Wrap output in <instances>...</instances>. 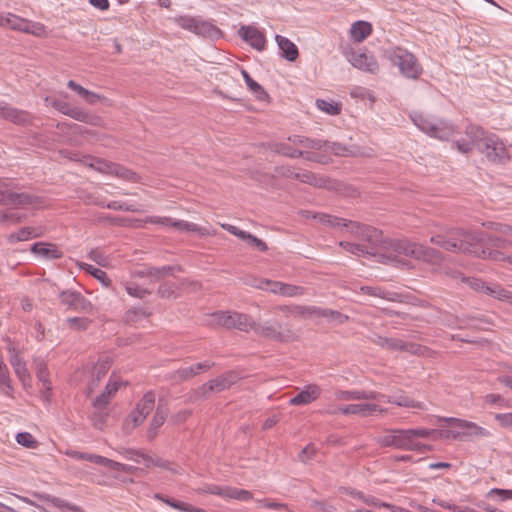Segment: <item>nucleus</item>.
Masks as SVG:
<instances>
[{"label":"nucleus","mask_w":512,"mask_h":512,"mask_svg":"<svg viewBox=\"0 0 512 512\" xmlns=\"http://www.w3.org/2000/svg\"><path fill=\"white\" fill-rule=\"evenodd\" d=\"M350 234L357 240L363 241L368 245L370 251H377L375 257L385 264H394L396 266L404 265L403 258L410 257L430 264H440L443 260L441 252L434 248L411 242L406 239H395L386 241L383 239L382 231L377 228L353 222L350 224Z\"/></svg>","instance_id":"nucleus-1"},{"label":"nucleus","mask_w":512,"mask_h":512,"mask_svg":"<svg viewBox=\"0 0 512 512\" xmlns=\"http://www.w3.org/2000/svg\"><path fill=\"white\" fill-rule=\"evenodd\" d=\"M430 242L440 248L454 253L485 258V245L494 249H509L512 241L485 232H470L460 228L441 231L430 238Z\"/></svg>","instance_id":"nucleus-2"},{"label":"nucleus","mask_w":512,"mask_h":512,"mask_svg":"<svg viewBox=\"0 0 512 512\" xmlns=\"http://www.w3.org/2000/svg\"><path fill=\"white\" fill-rule=\"evenodd\" d=\"M467 137L473 139L476 148L493 163L504 164L510 159L504 142L495 134L485 132L480 126L469 125L465 129Z\"/></svg>","instance_id":"nucleus-3"},{"label":"nucleus","mask_w":512,"mask_h":512,"mask_svg":"<svg viewBox=\"0 0 512 512\" xmlns=\"http://www.w3.org/2000/svg\"><path fill=\"white\" fill-rule=\"evenodd\" d=\"M410 118L418 129L439 140H449L458 133L453 124L422 112H413Z\"/></svg>","instance_id":"nucleus-4"},{"label":"nucleus","mask_w":512,"mask_h":512,"mask_svg":"<svg viewBox=\"0 0 512 512\" xmlns=\"http://www.w3.org/2000/svg\"><path fill=\"white\" fill-rule=\"evenodd\" d=\"M391 63L399 68L402 76L407 79L417 80L423 73L422 65L416 56L406 49L396 47L388 54Z\"/></svg>","instance_id":"nucleus-5"},{"label":"nucleus","mask_w":512,"mask_h":512,"mask_svg":"<svg viewBox=\"0 0 512 512\" xmlns=\"http://www.w3.org/2000/svg\"><path fill=\"white\" fill-rule=\"evenodd\" d=\"M212 317L218 325L227 329L235 328L242 332L254 331L255 329L256 321L244 313L218 311L213 313Z\"/></svg>","instance_id":"nucleus-6"},{"label":"nucleus","mask_w":512,"mask_h":512,"mask_svg":"<svg viewBox=\"0 0 512 512\" xmlns=\"http://www.w3.org/2000/svg\"><path fill=\"white\" fill-rule=\"evenodd\" d=\"M237 381V375L234 372H228L209 380L197 389L190 396V399L200 400L208 398L212 393H218L230 388Z\"/></svg>","instance_id":"nucleus-7"},{"label":"nucleus","mask_w":512,"mask_h":512,"mask_svg":"<svg viewBox=\"0 0 512 512\" xmlns=\"http://www.w3.org/2000/svg\"><path fill=\"white\" fill-rule=\"evenodd\" d=\"M175 22L181 28L204 37L217 38L221 34V31L217 26L196 17L179 16L175 18Z\"/></svg>","instance_id":"nucleus-8"},{"label":"nucleus","mask_w":512,"mask_h":512,"mask_svg":"<svg viewBox=\"0 0 512 512\" xmlns=\"http://www.w3.org/2000/svg\"><path fill=\"white\" fill-rule=\"evenodd\" d=\"M376 443L380 447H393L399 450L412 451L406 429H387L385 434L376 437Z\"/></svg>","instance_id":"nucleus-9"},{"label":"nucleus","mask_w":512,"mask_h":512,"mask_svg":"<svg viewBox=\"0 0 512 512\" xmlns=\"http://www.w3.org/2000/svg\"><path fill=\"white\" fill-rule=\"evenodd\" d=\"M343 54L354 68L371 74L378 73L379 65L373 55L352 48L346 49Z\"/></svg>","instance_id":"nucleus-10"},{"label":"nucleus","mask_w":512,"mask_h":512,"mask_svg":"<svg viewBox=\"0 0 512 512\" xmlns=\"http://www.w3.org/2000/svg\"><path fill=\"white\" fill-rule=\"evenodd\" d=\"M386 409L374 403H360V404H349L345 406L330 407L326 410V413L330 415H358L361 417L370 416L376 412L383 413Z\"/></svg>","instance_id":"nucleus-11"},{"label":"nucleus","mask_w":512,"mask_h":512,"mask_svg":"<svg viewBox=\"0 0 512 512\" xmlns=\"http://www.w3.org/2000/svg\"><path fill=\"white\" fill-rule=\"evenodd\" d=\"M254 332L261 337L276 341V342H287L293 338L291 330H282L280 323H258L255 324Z\"/></svg>","instance_id":"nucleus-12"},{"label":"nucleus","mask_w":512,"mask_h":512,"mask_svg":"<svg viewBox=\"0 0 512 512\" xmlns=\"http://www.w3.org/2000/svg\"><path fill=\"white\" fill-rule=\"evenodd\" d=\"M60 302L69 310L91 313L93 305L80 292L65 290L59 294Z\"/></svg>","instance_id":"nucleus-13"},{"label":"nucleus","mask_w":512,"mask_h":512,"mask_svg":"<svg viewBox=\"0 0 512 512\" xmlns=\"http://www.w3.org/2000/svg\"><path fill=\"white\" fill-rule=\"evenodd\" d=\"M371 340L376 345L391 351H405L411 354H417L420 351V345L405 342L399 338H388L375 334Z\"/></svg>","instance_id":"nucleus-14"},{"label":"nucleus","mask_w":512,"mask_h":512,"mask_svg":"<svg viewBox=\"0 0 512 512\" xmlns=\"http://www.w3.org/2000/svg\"><path fill=\"white\" fill-rule=\"evenodd\" d=\"M462 429L465 431L457 432V431H445V437H452L454 439H470V438H486L490 436V432L474 422L464 420L462 422Z\"/></svg>","instance_id":"nucleus-15"},{"label":"nucleus","mask_w":512,"mask_h":512,"mask_svg":"<svg viewBox=\"0 0 512 512\" xmlns=\"http://www.w3.org/2000/svg\"><path fill=\"white\" fill-rule=\"evenodd\" d=\"M214 365L215 363L209 360L199 362L189 367L180 368L174 371L171 375V378L177 382L186 381L192 377L199 375L202 372L208 371Z\"/></svg>","instance_id":"nucleus-16"},{"label":"nucleus","mask_w":512,"mask_h":512,"mask_svg":"<svg viewBox=\"0 0 512 512\" xmlns=\"http://www.w3.org/2000/svg\"><path fill=\"white\" fill-rule=\"evenodd\" d=\"M239 36L251 47L258 51H263L266 47V38L264 33L253 26H242L238 31Z\"/></svg>","instance_id":"nucleus-17"},{"label":"nucleus","mask_w":512,"mask_h":512,"mask_svg":"<svg viewBox=\"0 0 512 512\" xmlns=\"http://www.w3.org/2000/svg\"><path fill=\"white\" fill-rule=\"evenodd\" d=\"M110 369V363L107 360L98 361L90 371V377L86 385V395L89 397L100 385L102 379Z\"/></svg>","instance_id":"nucleus-18"},{"label":"nucleus","mask_w":512,"mask_h":512,"mask_svg":"<svg viewBox=\"0 0 512 512\" xmlns=\"http://www.w3.org/2000/svg\"><path fill=\"white\" fill-rule=\"evenodd\" d=\"M121 383L110 377L107 384L104 387V390L96 396L92 401V406L96 410H106L109 405L112 397L116 394L120 387Z\"/></svg>","instance_id":"nucleus-19"},{"label":"nucleus","mask_w":512,"mask_h":512,"mask_svg":"<svg viewBox=\"0 0 512 512\" xmlns=\"http://www.w3.org/2000/svg\"><path fill=\"white\" fill-rule=\"evenodd\" d=\"M0 118L16 125H27L31 122V116L27 111L12 107L6 102L2 104Z\"/></svg>","instance_id":"nucleus-20"},{"label":"nucleus","mask_w":512,"mask_h":512,"mask_svg":"<svg viewBox=\"0 0 512 512\" xmlns=\"http://www.w3.org/2000/svg\"><path fill=\"white\" fill-rule=\"evenodd\" d=\"M408 433V437L410 439V445L412 451L424 453L430 450V446L427 444H423L419 442L418 438H430L438 433L435 429H426V428H415V429H406Z\"/></svg>","instance_id":"nucleus-21"},{"label":"nucleus","mask_w":512,"mask_h":512,"mask_svg":"<svg viewBox=\"0 0 512 512\" xmlns=\"http://www.w3.org/2000/svg\"><path fill=\"white\" fill-rule=\"evenodd\" d=\"M321 395V388L316 384L306 385L296 396L289 400L291 406H304L316 401Z\"/></svg>","instance_id":"nucleus-22"},{"label":"nucleus","mask_w":512,"mask_h":512,"mask_svg":"<svg viewBox=\"0 0 512 512\" xmlns=\"http://www.w3.org/2000/svg\"><path fill=\"white\" fill-rule=\"evenodd\" d=\"M30 251L45 260L60 259L63 256L61 249L54 243L36 242L31 246Z\"/></svg>","instance_id":"nucleus-23"},{"label":"nucleus","mask_w":512,"mask_h":512,"mask_svg":"<svg viewBox=\"0 0 512 512\" xmlns=\"http://www.w3.org/2000/svg\"><path fill=\"white\" fill-rule=\"evenodd\" d=\"M88 461L91 463L107 467L117 472L132 473L135 470V467L131 465L123 464L112 459L106 458L104 456L92 453H89Z\"/></svg>","instance_id":"nucleus-24"},{"label":"nucleus","mask_w":512,"mask_h":512,"mask_svg":"<svg viewBox=\"0 0 512 512\" xmlns=\"http://www.w3.org/2000/svg\"><path fill=\"white\" fill-rule=\"evenodd\" d=\"M334 397L339 401H350V400H368L377 399L379 395L376 391H364V390H336Z\"/></svg>","instance_id":"nucleus-25"},{"label":"nucleus","mask_w":512,"mask_h":512,"mask_svg":"<svg viewBox=\"0 0 512 512\" xmlns=\"http://www.w3.org/2000/svg\"><path fill=\"white\" fill-rule=\"evenodd\" d=\"M10 358L9 362L14 369L16 376L19 378L21 382H25L27 378H29V372L26 368L25 361L19 356L18 351L14 347H10L9 349Z\"/></svg>","instance_id":"nucleus-26"},{"label":"nucleus","mask_w":512,"mask_h":512,"mask_svg":"<svg viewBox=\"0 0 512 512\" xmlns=\"http://www.w3.org/2000/svg\"><path fill=\"white\" fill-rule=\"evenodd\" d=\"M313 308L314 306L307 305H281L278 306L277 309L281 311L285 317H303V318H311L313 317Z\"/></svg>","instance_id":"nucleus-27"},{"label":"nucleus","mask_w":512,"mask_h":512,"mask_svg":"<svg viewBox=\"0 0 512 512\" xmlns=\"http://www.w3.org/2000/svg\"><path fill=\"white\" fill-rule=\"evenodd\" d=\"M275 40L279 49L282 51V57L290 62H293L298 58V48L290 39L281 35H276Z\"/></svg>","instance_id":"nucleus-28"},{"label":"nucleus","mask_w":512,"mask_h":512,"mask_svg":"<svg viewBox=\"0 0 512 512\" xmlns=\"http://www.w3.org/2000/svg\"><path fill=\"white\" fill-rule=\"evenodd\" d=\"M360 291L366 295L379 297L391 302H401L402 296L399 293L386 291L378 286H361Z\"/></svg>","instance_id":"nucleus-29"},{"label":"nucleus","mask_w":512,"mask_h":512,"mask_svg":"<svg viewBox=\"0 0 512 512\" xmlns=\"http://www.w3.org/2000/svg\"><path fill=\"white\" fill-rule=\"evenodd\" d=\"M312 311L313 317L326 318L328 321L334 322L336 324H344L349 320L348 315L342 314L337 310L314 306Z\"/></svg>","instance_id":"nucleus-30"},{"label":"nucleus","mask_w":512,"mask_h":512,"mask_svg":"<svg viewBox=\"0 0 512 512\" xmlns=\"http://www.w3.org/2000/svg\"><path fill=\"white\" fill-rule=\"evenodd\" d=\"M294 179L319 188H327L329 179L310 171H300L294 175Z\"/></svg>","instance_id":"nucleus-31"},{"label":"nucleus","mask_w":512,"mask_h":512,"mask_svg":"<svg viewBox=\"0 0 512 512\" xmlns=\"http://www.w3.org/2000/svg\"><path fill=\"white\" fill-rule=\"evenodd\" d=\"M351 37L355 42H362L372 33V25L366 21H356L350 29Z\"/></svg>","instance_id":"nucleus-32"},{"label":"nucleus","mask_w":512,"mask_h":512,"mask_svg":"<svg viewBox=\"0 0 512 512\" xmlns=\"http://www.w3.org/2000/svg\"><path fill=\"white\" fill-rule=\"evenodd\" d=\"M39 197L30 195L27 193H16L9 191L8 204H12L15 207H26L39 203Z\"/></svg>","instance_id":"nucleus-33"},{"label":"nucleus","mask_w":512,"mask_h":512,"mask_svg":"<svg viewBox=\"0 0 512 512\" xmlns=\"http://www.w3.org/2000/svg\"><path fill=\"white\" fill-rule=\"evenodd\" d=\"M288 140L295 145H299L304 148L312 150H322L323 148H326V146L328 145L324 140L311 139L300 135L290 136Z\"/></svg>","instance_id":"nucleus-34"},{"label":"nucleus","mask_w":512,"mask_h":512,"mask_svg":"<svg viewBox=\"0 0 512 512\" xmlns=\"http://www.w3.org/2000/svg\"><path fill=\"white\" fill-rule=\"evenodd\" d=\"M241 74L248 89L255 95L256 99L265 101L269 98V95L264 90V88L259 83H257L246 70L242 69Z\"/></svg>","instance_id":"nucleus-35"},{"label":"nucleus","mask_w":512,"mask_h":512,"mask_svg":"<svg viewBox=\"0 0 512 512\" xmlns=\"http://www.w3.org/2000/svg\"><path fill=\"white\" fill-rule=\"evenodd\" d=\"M35 496L40 501L49 503V504L53 505L54 507H57V508H60V509H68V510L76 511V512H80L81 511L80 507H78L76 505H73V504H70V503L66 502L65 500H63L61 498L54 497V496L49 495V494L35 493Z\"/></svg>","instance_id":"nucleus-36"},{"label":"nucleus","mask_w":512,"mask_h":512,"mask_svg":"<svg viewBox=\"0 0 512 512\" xmlns=\"http://www.w3.org/2000/svg\"><path fill=\"white\" fill-rule=\"evenodd\" d=\"M33 364L36 369V376L40 382H42L43 387L47 390H50V379H49V371L47 368V364L45 360L41 357H36L33 360Z\"/></svg>","instance_id":"nucleus-37"},{"label":"nucleus","mask_w":512,"mask_h":512,"mask_svg":"<svg viewBox=\"0 0 512 512\" xmlns=\"http://www.w3.org/2000/svg\"><path fill=\"white\" fill-rule=\"evenodd\" d=\"M22 23H24V18L15 15L13 13H0V26L6 27L14 31L21 30Z\"/></svg>","instance_id":"nucleus-38"},{"label":"nucleus","mask_w":512,"mask_h":512,"mask_svg":"<svg viewBox=\"0 0 512 512\" xmlns=\"http://www.w3.org/2000/svg\"><path fill=\"white\" fill-rule=\"evenodd\" d=\"M111 175L133 183H136L140 180V177L136 172L118 163H114V165L112 166Z\"/></svg>","instance_id":"nucleus-39"},{"label":"nucleus","mask_w":512,"mask_h":512,"mask_svg":"<svg viewBox=\"0 0 512 512\" xmlns=\"http://www.w3.org/2000/svg\"><path fill=\"white\" fill-rule=\"evenodd\" d=\"M41 234L37 232L35 228L32 227H23L19 229L16 233H12L7 237L9 243H15L18 241H26L30 238L39 237Z\"/></svg>","instance_id":"nucleus-40"},{"label":"nucleus","mask_w":512,"mask_h":512,"mask_svg":"<svg viewBox=\"0 0 512 512\" xmlns=\"http://www.w3.org/2000/svg\"><path fill=\"white\" fill-rule=\"evenodd\" d=\"M339 246L342 247L347 252L354 254V255H358V256H360V255L376 256L378 253L377 251H370L368 249V247H366L365 245L352 243V242H348V241H340Z\"/></svg>","instance_id":"nucleus-41"},{"label":"nucleus","mask_w":512,"mask_h":512,"mask_svg":"<svg viewBox=\"0 0 512 512\" xmlns=\"http://www.w3.org/2000/svg\"><path fill=\"white\" fill-rule=\"evenodd\" d=\"M155 406V393L153 391H148L144 394L142 399L137 403L136 409L141 412V414L147 418L150 412L154 409Z\"/></svg>","instance_id":"nucleus-42"},{"label":"nucleus","mask_w":512,"mask_h":512,"mask_svg":"<svg viewBox=\"0 0 512 512\" xmlns=\"http://www.w3.org/2000/svg\"><path fill=\"white\" fill-rule=\"evenodd\" d=\"M169 226H171L179 231L196 232L200 235H208L209 234L205 228L200 227L195 223L188 222L185 220H173L172 219V223H169Z\"/></svg>","instance_id":"nucleus-43"},{"label":"nucleus","mask_w":512,"mask_h":512,"mask_svg":"<svg viewBox=\"0 0 512 512\" xmlns=\"http://www.w3.org/2000/svg\"><path fill=\"white\" fill-rule=\"evenodd\" d=\"M20 32L42 37L46 35V27L40 22H34L24 18Z\"/></svg>","instance_id":"nucleus-44"},{"label":"nucleus","mask_w":512,"mask_h":512,"mask_svg":"<svg viewBox=\"0 0 512 512\" xmlns=\"http://www.w3.org/2000/svg\"><path fill=\"white\" fill-rule=\"evenodd\" d=\"M69 117H71L74 120L91 125H96L99 121V118L97 116L90 114L89 112L79 107H72Z\"/></svg>","instance_id":"nucleus-45"},{"label":"nucleus","mask_w":512,"mask_h":512,"mask_svg":"<svg viewBox=\"0 0 512 512\" xmlns=\"http://www.w3.org/2000/svg\"><path fill=\"white\" fill-rule=\"evenodd\" d=\"M316 106L318 109L331 116L340 114L342 110V105L340 103L324 99H317Z\"/></svg>","instance_id":"nucleus-46"},{"label":"nucleus","mask_w":512,"mask_h":512,"mask_svg":"<svg viewBox=\"0 0 512 512\" xmlns=\"http://www.w3.org/2000/svg\"><path fill=\"white\" fill-rule=\"evenodd\" d=\"M168 414L169 408L167 407V405L161 402L158 403L150 425L156 428H160L166 421Z\"/></svg>","instance_id":"nucleus-47"},{"label":"nucleus","mask_w":512,"mask_h":512,"mask_svg":"<svg viewBox=\"0 0 512 512\" xmlns=\"http://www.w3.org/2000/svg\"><path fill=\"white\" fill-rule=\"evenodd\" d=\"M456 321L458 323L459 328H463L465 326H472L481 329H487V326L491 324L489 321L476 316H467L466 320H460L457 318Z\"/></svg>","instance_id":"nucleus-48"},{"label":"nucleus","mask_w":512,"mask_h":512,"mask_svg":"<svg viewBox=\"0 0 512 512\" xmlns=\"http://www.w3.org/2000/svg\"><path fill=\"white\" fill-rule=\"evenodd\" d=\"M387 403H392L400 407H408V408H422V404L417 402L407 396H398V397H389L387 398Z\"/></svg>","instance_id":"nucleus-49"},{"label":"nucleus","mask_w":512,"mask_h":512,"mask_svg":"<svg viewBox=\"0 0 512 512\" xmlns=\"http://www.w3.org/2000/svg\"><path fill=\"white\" fill-rule=\"evenodd\" d=\"M82 267L93 277L99 280L105 287H109L111 285L110 278L108 277L107 273L102 269L96 268L89 264H84V266Z\"/></svg>","instance_id":"nucleus-50"},{"label":"nucleus","mask_w":512,"mask_h":512,"mask_svg":"<svg viewBox=\"0 0 512 512\" xmlns=\"http://www.w3.org/2000/svg\"><path fill=\"white\" fill-rule=\"evenodd\" d=\"M200 493L218 495L222 498L229 499L230 487H221L215 484H209L199 489Z\"/></svg>","instance_id":"nucleus-51"},{"label":"nucleus","mask_w":512,"mask_h":512,"mask_svg":"<svg viewBox=\"0 0 512 512\" xmlns=\"http://www.w3.org/2000/svg\"><path fill=\"white\" fill-rule=\"evenodd\" d=\"M159 271L154 266H144L133 272V275L138 278H150L152 282L159 281Z\"/></svg>","instance_id":"nucleus-52"},{"label":"nucleus","mask_w":512,"mask_h":512,"mask_svg":"<svg viewBox=\"0 0 512 512\" xmlns=\"http://www.w3.org/2000/svg\"><path fill=\"white\" fill-rule=\"evenodd\" d=\"M125 290L131 297L138 299H143L151 293L148 289L143 288L133 282H127L125 284Z\"/></svg>","instance_id":"nucleus-53"},{"label":"nucleus","mask_w":512,"mask_h":512,"mask_svg":"<svg viewBox=\"0 0 512 512\" xmlns=\"http://www.w3.org/2000/svg\"><path fill=\"white\" fill-rule=\"evenodd\" d=\"M175 291H176L175 284L172 282L165 281L159 285L157 293H158L159 297H161L163 299H170V298L176 297Z\"/></svg>","instance_id":"nucleus-54"},{"label":"nucleus","mask_w":512,"mask_h":512,"mask_svg":"<svg viewBox=\"0 0 512 512\" xmlns=\"http://www.w3.org/2000/svg\"><path fill=\"white\" fill-rule=\"evenodd\" d=\"M66 322L69 328L77 331H83L89 327L92 321L85 317H72L68 318Z\"/></svg>","instance_id":"nucleus-55"},{"label":"nucleus","mask_w":512,"mask_h":512,"mask_svg":"<svg viewBox=\"0 0 512 512\" xmlns=\"http://www.w3.org/2000/svg\"><path fill=\"white\" fill-rule=\"evenodd\" d=\"M305 288L293 284L283 283L280 295L285 297H299L304 295Z\"/></svg>","instance_id":"nucleus-56"},{"label":"nucleus","mask_w":512,"mask_h":512,"mask_svg":"<svg viewBox=\"0 0 512 512\" xmlns=\"http://www.w3.org/2000/svg\"><path fill=\"white\" fill-rule=\"evenodd\" d=\"M486 497L496 499L498 501L510 500V499H512V490L511 489L492 488L489 490Z\"/></svg>","instance_id":"nucleus-57"},{"label":"nucleus","mask_w":512,"mask_h":512,"mask_svg":"<svg viewBox=\"0 0 512 512\" xmlns=\"http://www.w3.org/2000/svg\"><path fill=\"white\" fill-rule=\"evenodd\" d=\"M106 208L116 211H127V212H140L141 209H139L134 204H128L126 202H120V201H111L106 204Z\"/></svg>","instance_id":"nucleus-58"},{"label":"nucleus","mask_w":512,"mask_h":512,"mask_svg":"<svg viewBox=\"0 0 512 512\" xmlns=\"http://www.w3.org/2000/svg\"><path fill=\"white\" fill-rule=\"evenodd\" d=\"M21 219H22V216L12 209H6L4 211H0V223L16 224V223L20 222Z\"/></svg>","instance_id":"nucleus-59"},{"label":"nucleus","mask_w":512,"mask_h":512,"mask_svg":"<svg viewBox=\"0 0 512 512\" xmlns=\"http://www.w3.org/2000/svg\"><path fill=\"white\" fill-rule=\"evenodd\" d=\"M154 498L164 502L165 504L169 505L170 507H172L174 509H177V510H179L181 512H186V510H188V503H185V502H182V501H178V500H174V499H171V498H166L162 494H159V493H156L154 495Z\"/></svg>","instance_id":"nucleus-60"},{"label":"nucleus","mask_w":512,"mask_h":512,"mask_svg":"<svg viewBox=\"0 0 512 512\" xmlns=\"http://www.w3.org/2000/svg\"><path fill=\"white\" fill-rule=\"evenodd\" d=\"M326 143L328 145L326 146V148H323L322 150L329 151V152L333 153L336 156H348V155H350V149L347 148L346 146H344V145H342L340 143H337V142H328V141H326Z\"/></svg>","instance_id":"nucleus-61"},{"label":"nucleus","mask_w":512,"mask_h":512,"mask_svg":"<svg viewBox=\"0 0 512 512\" xmlns=\"http://www.w3.org/2000/svg\"><path fill=\"white\" fill-rule=\"evenodd\" d=\"M145 419L146 418L141 414V412L135 408L127 417L125 421V426L129 427L131 424V428H135L141 425L145 421Z\"/></svg>","instance_id":"nucleus-62"},{"label":"nucleus","mask_w":512,"mask_h":512,"mask_svg":"<svg viewBox=\"0 0 512 512\" xmlns=\"http://www.w3.org/2000/svg\"><path fill=\"white\" fill-rule=\"evenodd\" d=\"M16 441L18 444L27 447L34 448L37 445V441L29 432H20L16 435Z\"/></svg>","instance_id":"nucleus-63"},{"label":"nucleus","mask_w":512,"mask_h":512,"mask_svg":"<svg viewBox=\"0 0 512 512\" xmlns=\"http://www.w3.org/2000/svg\"><path fill=\"white\" fill-rule=\"evenodd\" d=\"M149 316V313H147L142 308L137 309H129L124 316V319L127 323H134L138 321L140 318H144Z\"/></svg>","instance_id":"nucleus-64"}]
</instances>
